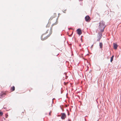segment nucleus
<instances>
[{
    "instance_id": "1",
    "label": "nucleus",
    "mask_w": 121,
    "mask_h": 121,
    "mask_svg": "<svg viewBox=\"0 0 121 121\" xmlns=\"http://www.w3.org/2000/svg\"><path fill=\"white\" fill-rule=\"evenodd\" d=\"M57 22H56L55 23L53 24L52 26L51 27V28L50 30V33L46 37H45L44 38H43L42 36L41 37V40H44L46 39H47L48 38V37L51 35V34L52 33V26H54V25H55L56 24H57Z\"/></svg>"
},
{
    "instance_id": "2",
    "label": "nucleus",
    "mask_w": 121,
    "mask_h": 121,
    "mask_svg": "<svg viewBox=\"0 0 121 121\" xmlns=\"http://www.w3.org/2000/svg\"><path fill=\"white\" fill-rule=\"evenodd\" d=\"M102 34L100 32H99L98 33V35L97 36V38L98 39H97V41H99L102 37Z\"/></svg>"
},
{
    "instance_id": "3",
    "label": "nucleus",
    "mask_w": 121,
    "mask_h": 121,
    "mask_svg": "<svg viewBox=\"0 0 121 121\" xmlns=\"http://www.w3.org/2000/svg\"><path fill=\"white\" fill-rule=\"evenodd\" d=\"M99 26L100 27H104V26L105 25V22L103 21H102L100 23H99Z\"/></svg>"
},
{
    "instance_id": "4",
    "label": "nucleus",
    "mask_w": 121,
    "mask_h": 121,
    "mask_svg": "<svg viewBox=\"0 0 121 121\" xmlns=\"http://www.w3.org/2000/svg\"><path fill=\"white\" fill-rule=\"evenodd\" d=\"M61 118L62 120H64L66 117V116L65 113H61Z\"/></svg>"
},
{
    "instance_id": "5",
    "label": "nucleus",
    "mask_w": 121,
    "mask_h": 121,
    "mask_svg": "<svg viewBox=\"0 0 121 121\" xmlns=\"http://www.w3.org/2000/svg\"><path fill=\"white\" fill-rule=\"evenodd\" d=\"M77 33L78 35H80L81 34L82 32L81 30L79 29H77Z\"/></svg>"
},
{
    "instance_id": "6",
    "label": "nucleus",
    "mask_w": 121,
    "mask_h": 121,
    "mask_svg": "<svg viewBox=\"0 0 121 121\" xmlns=\"http://www.w3.org/2000/svg\"><path fill=\"white\" fill-rule=\"evenodd\" d=\"M90 19V17L88 16H86L85 17V21H89V20Z\"/></svg>"
},
{
    "instance_id": "7",
    "label": "nucleus",
    "mask_w": 121,
    "mask_h": 121,
    "mask_svg": "<svg viewBox=\"0 0 121 121\" xmlns=\"http://www.w3.org/2000/svg\"><path fill=\"white\" fill-rule=\"evenodd\" d=\"M113 45L114 48L115 49H117L118 47L117 45V44L114 43H113Z\"/></svg>"
},
{
    "instance_id": "8",
    "label": "nucleus",
    "mask_w": 121,
    "mask_h": 121,
    "mask_svg": "<svg viewBox=\"0 0 121 121\" xmlns=\"http://www.w3.org/2000/svg\"><path fill=\"white\" fill-rule=\"evenodd\" d=\"M5 94V93H1L0 95V97L1 98H2L3 97H4V95Z\"/></svg>"
},
{
    "instance_id": "9",
    "label": "nucleus",
    "mask_w": 121,
    "mask_h": 121,
    "mask_svg": "<svg viewBox=\"0 0 121 121\" xmlns=\"http://www.w3.org/2000/svg\"><path fill=\"white\" fill-rule=\"evenodd\" d=\"M103 43H100L99 46L100 48H102L103 47Z\"/></svg>"
},
{
    "instance_id": "10",
    "label": "nucleus",
    "mask_w": 121,
    "mask_h": 121,
    "mask_svg": "<svg viewBox=\"0 0 121 121\" xmlns=\"http://www.w3.org/2000/svg\"><path fill=\"white\" fill-rule=\"evenodd\" d=\"M11 89L12 91H14L15 90V87L14 86H13L12 87H11Z\"/></svg>"
},
{
    "instance_id": "11",
    "label": "nucleus",
    "mask_w": 121,
    "mask_h": 121,
    "mask_svg": "<svg viewBox=\"0 0 121 121\" xmlns=\"http://www.w3.org/2000/svg\"><path fill=\"white\" fill-rule=\"evenodd\" d=\"M114 56L113 55L111 58L110 62H112L113 60Z\"/></svg>"
},
{
    "instance_id": "12",
    "label": "nucleus",
    "mask_w": 121,
    "mask_h": 121,
    "mask_svg": "<svg viewBox=\"0 0 121 121\" xmlns=\"http://www.w3.org/2000/svg\"><path fill=\"white\" fill-rule=\"evenodd\" d=\"M101 27L102 28H103V29H101V30H100L101 32H103L104 31V29L105 27Z\"/></svg>"
},
{
    "instance_id": "13",
    "label": "nucleus",
    "mask_w": 121,
    "mask_h": 121,
    "mask_svg": "<svg viewBox=\"0 0 121 121\" xmlns=\"http://www.w3.org/2000/svg\"><path fill=\"white\" fill-rule=\"evenodd\" d=\"M48 30H47V31H46V33H45V34H43L41 36V37H42H42H43V38H44H44H43V35H44V34H46V33H48Z\"/></svg>"
},
{
    "instance_id": "14",
    "label": "nucleus",
    "mask_w": 121,
    "mask_h": 121,
    "mask_svg": "<svg viewBox=\"0 0 121 121\" xmlns=\"http://www.w3.org/2000/svg\"><path fill=\"white\" fill-rule=\"evenodd\" d=\"M3 113L2 112H0V116H2L3 115Z\"/></svg>"
},
{
    "instance_id": "15",
    "label": "nucleus",
    "mask_w": 121,
    "mask_h": 121,
    "mask_svg": "<svg viewBox=\"0 0 121 121\" xmlns=\"http://www.w3.org/2000/svg\"><path fill=\"white\" fill-rule=\"evenodd\" d=\"M67 110L68 111V115L69 116V112L68 111V110L67 109Z\"/></svg>"
},
{
    "instance_id": "16",
    "label": "nucleus",
    "mask_w": 121,
    "mask_h": 121,
    "mask_svg": "<svg viewBox=\"0 0 121 121\" xmlns=\"http://www.w3.org/2000/svg\"><path fill=\"white\" fill-rule=\"evenodd\" d=\"M71 121V120H70V119H68V121Z\"/></svg>"
},
{
    "instance_id": "17",
    "label": "nucleus",
    "mask_w": 121,
    "mask_h": 121,
    "mask_svg": "<svg viewBox=\"0 0 121 121\" xmlns=\"http://www.w3.org/2000/svg\"><path fill=\"white\" fill-rule=\"evenodd\" d=\"M3 108H4V109H6V107H3Z\"/></svg>"
},
{
    "instance_id": "18",
    "label": "nucleus",
    "mask_w": 121,
    "mask_h": 121,
    "mask_svg": "<svg viewBox=\"0 0 121 121\" xmlns=\"http://www.w3.org/2000/svg\"><path fill=\"white\" fill-rule=\"evenodd\" d=\"M60 108H61V109L62 110H62V108H61V106H60Z\"/></svg>"
},
{
    "instance_id": "19",
    "label": "nucleus",
    "mask_w": 121,
    "mask_h": 121,
    "mask_svg": "<svg viewBox=\"0 0 121 121\" xmlns=\"http://www.w3.org/2000/svg\"><path fill=\"white\" fill-rule=\"evenodd\" d=\"M49 115H50V112H49Z\"/></svg>"
},
{
    "instance_id": "20",
    "label": "nucleus",
    "mask_w": 121,
    "mask_h": 121,
    "mask_svg": "<svg viewBox=\"0 0 121 121\" xmlns=\"http://www.w3.org/2000/svg\"><path fill=\"white\" fill-rule=\"evenodd\" d=\"M62 93V92L61 91V93Z\"/></svg>"
},
{
    "instance_id": "21",
    "label": "nucleus",
    "mask_w": 121,
    "mask_h": 121,
    "mask_svg": "<svg viewBox=\"0 0 121 121\" xmlns=\"http://www.w3.org/2000/svg\"><path fill=\"white\" fill-rule=\"evenodd\" d=\"M71 35H70V36H71Z\"/></svg>"
}]
</instances>
